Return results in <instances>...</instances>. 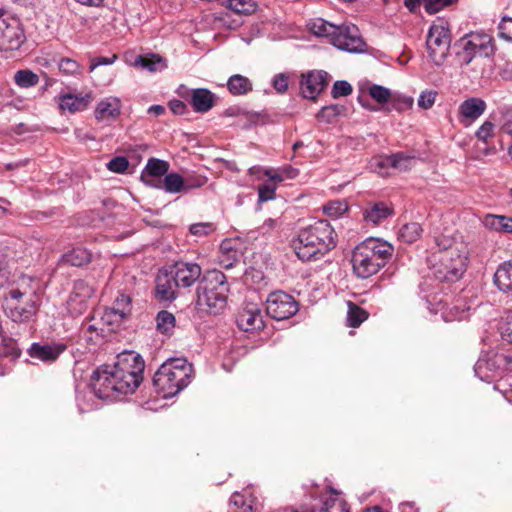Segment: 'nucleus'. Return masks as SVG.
<instances>
[{
  "instance_id": "obj_1",
  "label": "nucleus",
  "mask_w": 512,
  "mask_h": 512,
  "mask_svg": "<svg viewBox=\"0 0 512 512\" xmlns=\"http://www.w3.org/2000/svg\"><path fill=\"white\" fill-rule=\"evenodd\" d=\"M144 360L127 351L117 356L114 365H103L91 376V388L100 399H115L120 394L133 393L143 380Z\"/></svg>"
},
{
  "instance_id": "obj_2",
  "label": "nucleus",
  "mask_w": 512,
  "mask_h": 512,
  "mask_svg": "<svg viewBox=\"0 0 512 512\" xmlns=\"http://www.w3.org/2000/svg\"><path fill=\"white\" fill-rule=\"evenodd\" d=\"M335 246V231L327 220H317L300 229L292 241L295 254L302 261L316 260Z\"/></svg>"
},
{
  "instance_id": "obj_3",
  "label": "nucleus",
  "mask_w": 512,
  "mask_h": 512,
  "mask_svg": "<svg viewBox=\"0 0 512 512\" xmlns=\"http://www.w3.org/2000/svg\"><path fill=\"white\" fill-rule=\"evenodd\" d=\"M393 251L390 243L378 238H367L352 252L351 263L355 275L365 279L376 274L390 260Z\"/></svg>"
},
{
  "instance_id": "obj_4",
  "label": "nucleus",
  "mask_w": 512,
  "mask_h": 512,
  "mask_svg": "<svg viewBox=\"0 0 512 512\" xmlns=\"http://www.w3.org/2000/svg\"><path fill=\"white\" fill-rule=\"evenodd\" d=\"M192 373L193 367L186 359L171 358L156 371L153 385L158 394L170 398L189 385Z\"/></svg>"
},
{
  "instance_id": "obj_5",
  "label": "nucleus",
  "mask_w": 512,
  "mask_h": 512,
  "mask_svg": "<svg viewBox=\"0 0 512 512\" xmlns=\"http://www.w3.org/2000/svg\"><path fill=\"white\" fill-rule=\"evenodd\" d=\"M229 291L226 276L219 270L207 271L197 286L196 306L199 310L217 314L223 310Z\"/></svg>"
},
{
  "instance_id": "obj_6",
  "label": "nucleus",
  "mask_w": 512,
  "mask_h": 512,
  "mask_svg": "<svg viewBox=\"0 0 512 512\" xmlns=\"http://www.w3.org/2000/svg\"><path fill=\"white\" fill-rule=\"evenodd\" d=\"M41 298L37 289L20 285L10 289L4 297L5 315L15 323H28L37 315Z\"/></svg>"
},
{
  "instance_id": "obj_7",
  "label": "nucleus",
  "mask_w": 512,
  "mask_h": 512,
  "mask_svg": "<svg viewBox=\"0 0 512 512\" xmlns=\"http://www.w3.org/2000/svg\"><path fill=\"white\" fill-rule=\"evenodd\" d=\"M431 262V270L437 280L456 282L466 271L468 256L462 248L440 250L433 253Z\"/></svg>"
},
{
  "instance_id": "obj_8",
  "label": "nucleus",
  "mask_w": 512,
  "mask_h": 512,
  "mask_svg": "<svg viewBox=\"0 0 512 512\" xmlns=\"http://www.w3.org/2000/svg\"><path fill=\"white\" fill-rule=\"evenodd\" d=\"M456 45L461 48V51L458 52V57L464 65H469L477 55L480 57H490L495 52L493 38L484 32L467 34Z\"/></svg>"
},
{
  "instance_id": "obj_9",
  "label": "nucleus",
  "mask_w": 512,
  "mask_h": 512,
  "mask_svg": "<svg viewBox=\"0 0 512 512\" xmlns=\"http://www.w3.org/2000/svg\"><path fill=\"white\" fill-rule=\"evenodd\" d=\"M451 43L448 23L442 19L435 21L428 32L426 46L429 57L436 65L446 59Z\"/></svg>"
},
{
  "instance_id": "obj_10",
  "label": "nucleus",
  "mask_w": 512,
  "mask_h": 512,
  "mask_svg": "<svg viewBox=\"0 0 512 512\" xmlns=\"http://www.w3.org/2000/svg\"><path fill=\"white\" fill-rule=\"evenodd\" d=\"M26 39L20 20L9 12L0 10V51H15Z\"/></svg>"
},
{
  "instance_id": "obj_11",
  "label": "nucleus",
  "mask_w": 512,
  "mask_h": 512,
  "mask_svg": "<svg viewBox=\"0 0 512 512\" xmlns=\"http://www.w3.org/2000/svg\"><path fill=\"white\" fill-rule=\"evenodd\" d=\"M298 310L299 305L294 297L283 291L270 293L266 300L267 314L278 321L294 316Z\"/></svg>"
},
{
  "instance_id": "obj_12",
  "label": "nucleus",
  "mask_w": 512,
  "mask_h": 512,
  "mask_svg": "<svg viewBox=\"0 0 512 512\" xmlns=\"http://www.w3.org/2000/svg\"><path fill=\"white\" fill-rule=\"evenodd\" d=\"M331 43L339 50L349 53H361L366 50V43L361 37L358 27L354 24L337 26Z\"/></svg>"
},
{
  "instance_id": "obj_13",
  "label": "nucleus",
  "mask_w": 512,
  "mask_h": 512,
  "mask_svg": "<svg viewBox=\"0 0 512 512\" xmlns=\"http://www.w3.org/2000/svg\"><path fill=\"white\" fill-rule=\"evenodd\" d=\"M329 74L323 70L310 71L300 81V91L304 98L315 100L329 83Z\"/></svg>"
},
{
  "instance_id": "obj_14",
  "label": "nucleus",
  "mask_w": 512,
  "mask_h": 512,
  "mask_svg": "<svg viewBox=\"0 0 512 512\" xmlns=\"http://www.w3.org/2000/svg\"><path fill=\"white\" fill-rule=\"evenodd\" d=\"M236 323L245 332H254L264 327L261 309L257 304L246 303L238 312Z\"/></svg>"
},
{
  "instance_id": "obj_15",
  "label": "nucleus",
  "mask_w": 512,
  "mask_h": 512,
  "mask_svg": "<svg viewBox=\"0 0 512 512\" xmlns=\"http://www.w3.org/2000/svg\"><path fill=\"white\" fill-rule=\"evenodd\" d=\"M178 288L179 287L170 270H159L155 286V298L159 302H171L176 299Z\"/></svg>"
},
{
  "instance_id": "obj_16",
  "label": "nucleus",
  "mask_w": 512,
  "mask_h": 512,
  "mask_svg": "<svg viewBox=\"0 0 512 512\" xmlns=\"http://www.w3.org/2000/svg\"><path fill=\"white\" fill-rule=\"evenodd\" d=\"M170 271L178 287L183 288L192 286L202 274L201 267L197 263L190 262H177Z\"/></svg>"
},
{
  "instance_id": "obj_17",
  "label": "nucleus",
  "mask_w": 512,
  "mask_h": 512,
  "mask_svg": "<svg viewBox=\"0 0 512 512\" xmlns=\"http://www.w3.org/2000/svg\"><path fill=\"white\" fill-rule=\"evenodd\" d=\"M67 346L63 343H33L28 354L31 358L37 359L45 363L55 362L59 356L66 350Z\"/></svg>"
},
{
  "instance_id": "obj_18",
  "label": "nucleus",
  "mask_w": 512,
  "mask_h": 512,
  "mask_svg": "<svg viewBox=\"0 0 512 512\" xmlns=\"http://www.w3.org/2000/svg\"><path fill=\"white\" fill-rule=\"evenodd\" d=\"M486 102L478 97H471L464 100L458 108L459 121L468 126L476 121L486 110Z\"/></svg>"
},
{
  "instance_id": "obj_19",
  "label": "nucleus",
  "mask_w": 512,
  "mask_h": 512,
  "mask_svg": "<svg viewBox=\"0 0 512 512\" xmlns=\"http://www.w3.org/2000/svg\"><path fill=\"white\" fill-rule=\"evenodd\" d=\"M393 215V208L385 202H369L363 210V219L367 224L380 225Z\"/></svg>"
},
{
  "instance_id": "obj_20",
  "label": "nucleus",
  "mask_w": 512,
  "mask_h": 512,
  "mask_svg": "<svg viewBox=\"0 0 512 512\" xmlns=\"http://www.w3.org/2000/svg\"><path fill=\"white\" fill-rule=\"evenodd\" d=\"M260 503L255 497L247 493L232 494L228 512H259Z\"/></svg>"
},
{
  "instance_id": "obj_21",
  "label": "nucleus",
  "mask_w": 512,
  "mask_h": 512,
  "mask_svg": "<svg viewBox=\"0 0 512 512\" xmlns=\"http://www.w3.org/2000/svg\"><path fill=\"white\" fill-rule=\"evenodd\" d=\"M92 101L91 94L75 95L65 94L59 96V108L63 111L67 110L70 113L84 111Z\"/></svg>"
},
{
  "instance_id": "obj_22",
  "label": "nucleus",
  "mask_w": 512,
  "mask_h": 512,
  "mask_svg": "<svg viewBox=\"0 0 512 512\" xmlns=\"http://www.w3.org/2000/svg\"><path fill=\"white\" fill-rule=\"evenodd\" d=\"M121 113L120 101L116 98L101 100L94 111L95 118L98 121L110 122L119 117Z\"/></svg>"
},
{
  "instance_id": "obj_23",
  "label": "nucleus",
  "mask_w": 512,
  "mask_h": 512,
  "mask_svg": "<svg viewBox=\"0 0 512 512\" xmlns=\"http://www.w3.org/2000/svg\"><path fill=\"white\" fill-rule=\"evenodd\" d=\"M190 103L198 113L208 112L215 104V95L206 88L193 89Z\"/></svg>"
},
{
  "instance_id": "obj_24",
  "label": "nucleus",
  "mask_w": 512,
  "mask_h": 512,
  "mask_svg": "<svg viewBox=\"0 0 512 512\" xmlns=\"http://www.w3.org/2000/svg\"><path fill=\"white\" fill-rule=\"evenodd\" d=\"M494 283L504 292H512V262H505L494 274Z\"/></svg>"
},
{
  "instance_id": "obj_25",
  "label": "nucleus",
  "mask_w": 512,
  "mask_h": 512,
  "mask_svg": "<svg viewBox=\"0 0 512 512\" xmlns=\"http://www.w3.org/2000/svg\"><path fill=\"white\" fill-rule=\"evenodd\" d=\"M483 224L497 232L512 233V218L508 216L488 214L484 217Z\"/></svg>"
},
{
  "instance_id": "obj_26",
  "label": "nucleus",
  "mask_w": 512,
  "mask_h": 512,
  "mask_svg": "<svg viewBox=\"0 0 512 512\" xmlns=\"http://www.w3.org/2000/svg\"><path fill=\"white\" fill-rule=\"evenodd\" d=\"M227 88L232 95H245L252 90V82L243 75L235 74L228 79Z\"/></svg>"
},
{
  "instance_id": "obj_27",
  "label": "nucleus",
  "mask_w": 512,
  "mask_h": 512,
  "mask_svg": "<svg viewBox=\"0 0 512 512\" xmlns=\"http://www.w3.org/2000/svg\"><path fill=\"white\" fill-rule=\"evenodd\" d=\"M184 186V178L179 173H167L162 180V189L167 193H185Z\"/></svg>"
},
{
  "instance_id": "obj_28",
  "label": "nucleus",
  "mask_w": 512,
  "mask_h": 512,
  "mask_svg": "<svg viewBox=\"0 0 512 512\" xmlns=\"http://www.w3.org/2000/svg\"><path fill=\"white\" fill-rule=\"evenodd\" d=\"M423 232L421 225L417 222H411L401 226L398 232V238L404 243H414L417 241Z\"/></svg>"
},
{
  "instance_id": "obj_29",
  "label": "nucleus",
  "mask_w": 512,
  "mask_h": 512,
  "mask_svg": "<svg viewBox=\"0 0 512 512\" xmlns=\"http://www.w3.org/2000/svg\"><path fill=\"white\" fill-rule=\"evenodd\" d=\"M131 311V299L126 294H120L113 306L110 308L109 312H107V316L113 315L117 317L119 320H123Z\"/></svg>"
},
{
  "instance_id": "obj_30",
  "label": "nucleus",
  "mask_w": 512,
  "mask_h": 512,
  "mask_svg": "<svg viewBox=\"0 0 512 512\" xmlns=\"http://www.w3.org/2000/svg\"><path fill=\"white\" fill-rule=\"evenodd\" d=\"M169 167V163L165 160L150 158L148 159L142 174L156 178H160L162 176L165 177V175L168 173Z\"/></svg>"
},
{
  "instance_id": "obj_31",
  "label": "nucleus",
  "mask_w": 512,
  "mask_h": 512,
  "mask_svg": "<svg viewBox=\"0 0 512 512\" xmlns=\"http://www.w3.org/2000/svg\"><path fill=\"white\" fill-rule=\"evenodd\" d=\"M92 254L84 247H76L64 255V259L72 266H83L91 261Z\"/></svg>"
},
{
  "instance_id": "obj_32",
  "label": "nucleus",
  "mask_w": 512,
  "mask_h": 512,
  "mask_svg": "<svg viewBox=\"0 0 512 512\" xmlns=\"http://www.w3.org/2000/svg\"><path fill=\"white\" fill-rule=\"evenodd\" d=\"M347 306V325L349 327L356 328L368 318V313L357 304L349 301Z\"/></svg>"
},
{
  "instance_id": "obj_33",
  "label": "nucleus",
  "mask_w": 512,
  "mask_h": 512,
  "mask_svg": "<svg viewBox=\"0 0 512 512\" xmlns=\"http://www.w3.org/2000/svg\"><path fill=\"white\" fill-rule=\"evenodd\" d=\"M311 32L319 37H330L333 39L337 26L323 19H316L310 24Z\"/></svg>"
},
{
  "instance_id": "obj_34",
  "label": "nucleus",
  "mask_w": 512,
  "mask_h": 512,
  "mask_svg": "<svg viewBox=\"0 0 512 512\" xmlns=\"http://www.w3.org/2000/svg\"><path fill=\"white\" fill-rule=\"evenodd\" d=\"M411 162V158L405 156L402 153H397L391 156H388L384 161L379 162V166H391L393 168L399 169L401 171H406L409 169V164Z\"/></svg>"
},
{
  "instance_id": "obj_35",
  "label": "nucleus",
  "mask_w": 512,
  "mask_h": 512,
  "mask_svg": "<svg viewBox=\"0 0 512 512\" xmlns=\"http://www.w3.org/2000/svg\"><path fill=\"white\" fill-rule=\"evenodd\" d=\"M157 329L161 333L169 334L175 327V317L168 311H160L156 317Z\"/></svg>"
},
{
  "instance_id": "obj_36",
  "label": "nucleus",
  "mask_w": 512,
  "mask_h": 512,
  "mask_svg": "<svg viewBox=\"0 0 512 512\" xmlns=\"http://www.w3.org/2000/svg\"><path fill=\"white\" fill-rule=\"evenodd\" d=\"M14 80L18 86L29 88L38 84L39 77L30 70H19L15 73Z\"/></svg>"
},
{
  "instance_id": "obj_37",
  "label": "nucleus",
  "mask_w": 512,
  "mask_h": 512,
  "mask_svg": "<svg viewBox=\"0 0 512 512\" xmlns=\"http://www.w3.org/2000/svg\"><path fill=\"white\" fill-rule=\"evenodd\" d=\"M136 64L152 72L157 71L158 69H162L166 66L163 59L155 54L150 56H139L136 60Z\"/></svg>"
},
{
  "instance_id": "obj_38",
  "label": "nucleus",
  "mask_w": 512,
  "mask_h": 512,
  "mask_svg": "<svg viewBox=\"0 0 512 512\" xmlns=\"http://www.w3.org/2000/svg\"><path fill=\"white\" fill-rule=\"evenodd\" d=\"M2 354L4 356H10L12 358H18L21 355V349L19 348L15 339L2 335L1 338Z\"/></svg>"
},
{
  "instance_id": "obj_39",
  "label": "nucleus",
  "mask_w": 512,
  "mask_h": 512,
  "mask_svg": "<svg viewBox=\"0 0 512 512\" xmlns=\"http://www.w3.org/2000/svg\"><path fill=\"white\" fill-rule=\"evenodd\" d=\"M344 107L340 105H329L323 107L317 114V119L322 122L332 123L341 114Z\"/></svg>"
},
{
  "instance_id": "obj_40",
  "label": "nucleus",
  "mask_w": 512,
  "mask_h": 512,
  "mask_svg": "<svg viewBox=\"0 0 512 512\" xmlns=\"http://www.w3.org/2000/svg\"><path fill=\"white\" fill-rule=\"evenodd\" d=\"M183 178L185 182V193L191 189H197L204 186L208 181L206 176L194 172L186 173Z\"/></svg>"
},
{
  "instance_id": "obj_41",
  "label": "nucleus",
  "mask_w": 512,
  "mask_h": 512,
  "mask_svg": "<svg viewBox=\"0 0 512 512\" xmlns=\"http://www.w3.org/2000/svg\"><path fill=\"white\" fill-rule=\"evenodd\" d=\"M228 7L237 14H249L255 10L252 0H229Z\"/></svg>"
},
{
  "instance_id": "obj_42",
  "label": "nucleus",
  "mask_w": 512,
  "mask_h": 512,
  "mask_svg": "<svg viewBox=\"0 0 512 512\" xmlns=\"http://www.w3.org/2000/svg\"><path fill=\"white\" fill-rule=\"evenodd\" d=\"M369 95L380 104L388 102L392 96L388 88L376 84L369 88Z\"/></svg>"
},
{
  "instance_id": "obj_43",
  "label": "nucleus",
  "mask_w": 512,
  "mask_h": 512,
  "mask_svg": "<svg viewBox=\"0 0 512 512\" xmlns=\"http://www.w3.org/2000/svg\"><path fill=\"white\" fill-rule=\"evenodd\" d=\"M73 294L81 299H87L94 294V288L84 280H76L73 284Z\"/></svg>"
},
{
  "instance_id": "obj_44",
  "label": "nucleus",
  "mask_w": 512,
  "mask_h": 512,
  "mask_svg": "<svg viewBox=\"0 0 512 512\" xmlns=\"http://www.w3.org/2000/svg\"><path fill=\"white\" fill-rule=\"evenodd\" d=\"M353 88L351 84L347 81L341 80L336 81L333 84L331 95L333 98L337 99L339 97H345L352 93Z\"/></svg>"
},
{
  "instance_id": "obj_45",
  "label": "nucleus",
  "mask_w": 512,
  "mask_h": 512,
  "mask_svg": "<svg viewBox=\"0 0 512 512\" xmlns=\"http://www.w3.org/2000/svg\"><path fill=\"white\" fill-rule=\"evenodd\" d=\"M106 166L112 172L124 173L129 167V161L124 156H117L111 159Z\"/></svg>"
},
{
  "instance_id": "obj_46",
  "label": "nucleus",
  "mask_w": 512,
  "mask_h": 512,
  "mask_svg": "<svg viewBox=\"0 0 512 512\" xmlns=\"http://www.w3.org/2000/svg\"><path fill=\"white\" fill-rule=\"evenodd\" d=\"M391 109L398 112L405 111L413 105V99L405 96H394L390 98Z\"/></svg>"
},
{
  "instance_id": "obj_47",
  "label": "nucleus",
  "mask_w": 512,
  "mask_h": 512,
  "mask_svg": "<svg viewBox=\"0 0 512 512\" xmlns=\"http://www.w3.org/2000/svg\"><path fill=\"white\" fill-rule=\"evenodd\" d=\"M494 124L490 121H485L476 131L478 140L487 143L490 138L494 136Z\"/></svg>"
},
{
  "instance_id": "obj_48",
  "label": "nucleus",
  "mask_w": 512,
  "mask_h": 512,
  "mask_svg": "<svg viewBox=\"0 0 512 512\" xmlns=\"http://www.w3.org/2000/svg\"><path fill=\"white\" fill-rule=\"evenodd\" d=\"M437 96V92L433 90L423 91L418 98V106L422 109H430L434 103Z\"/></svg>"
},
{
  "instance_id": "obj_49",
  "label": "nucleus",
  "mask_w": 512,
  "mask_h": 512,
  "mask_svg": "<svg viewBox=\"0 0 512 512\" xmlns=\"http://www.w3.org/2000/svg\"><path fill=\"white\" fill-rule=\"evenodd\" d=\"M499 37L512 41V18L503 17L498 25Z\"/></svg>"
},
{
  "instance_id": "obj_50",
  "label": "nucleus",
  "mask_w": 512,
  "mask_h": 512,
  "mask_svg": "<svg viewBox=\"0 0 512 512\" xmlns=\"http://www.w3.org/2000/svg\"><path fill=\"white\" fill-rule=\"evenodd\" d=\"M499 329L502 339L512 344V311L507 313Z\"/></svg>"
},
{
  "instance_id": "obj_51",
  "label": "nucleus",
  "mask_w": 512,
  "mask_h": 512,
  "mask_svg": "<svg viewBox=\"0 0 512 512\" xmlns=\"http://www.w3.org/2000/svg\"><path fill=\"white\" fill-rule=\"evenodd\" d=\"M458 0H428L426 3V12L435 14L444 7L450 6Z\"/></svg>"
},
{
  "instance_id": "obj_52",
  "label": "nucleus",
  "mask_w": 512,
  "mask_h": 512,
  "mask_svg": "<svg viewBox=\"0 0 512 512\" xmlns=\"http://www.w3.org/2000/svg\"><path fill=\"white\" fill-rule=\"evenodd\" d=\"M276 186L274 184L265 183L258 187V198L260 202H266L274 198Z\"/></svg>"
},
{
  "instance_id": "obj_53",
  "label": "nucleus",
  "mask_w": 512,
  "mask_h": 512,
  "mask_svg": "<svg viewBox=\"0 0 512 512\" xmlns=\"http://www.w3.org/2000/svg\"><path fill=\"white\" fill-rule=\"evenodd\" d=\"M59 69L67 75H74L78 72L79 65L73 59L62 58L59 62Z\"/></svg>"
},
{
  "instance_id": "obj_54",
  "label": "nucleus",
  "mask_w": 512,
  "mask_h": 512,
  "mask_svg": "<svg viewBox=\"0 0 512 512\" xmlns=\"http://www.w3.org/2000/svg\"><path fill=\"white\" fill-rule=\"evenodd\" d=\"M214 230L212 223H195L190 226L191 234L195 236H206Z\"/></svg>"
},
{
  "instance_id": "obj_55",
  "label": "nucleus",
  "mask_w": 512,
  "mask_h": 512,
  "mask_svg": "<svg viewBox=\"0 0 512 512\" xmlns=\"http://www.w3.org/2000/svg\"><path fill=\"white\" fill-rule=\"evenodd\" d=\"M288 75L284 73L277 74L273 78V87L278 93H284L288 89Z\"/></svg>"
},
{
  "instance_id": "obj_56",
  "label": "nucleus",
  "mask_w": 512,
  "mask_h": 512,
  "mask_svg": "<svg viewBox=\"0 0 512 512\" xmlns=\"http://www.w3.org/2000/svg\"><path fill=\"white\" fill-rule=\"evenodd\" d=\"M436 244L439 247V250H448V249H454V248H462L465 249L462 245H457L454 243V241L447 237H439L436 238Z\"/></svg>"
},
{
  "instance_id": "obj_57",
  "label": "nucleus",
  "mask_w": 512,
  "mask_h": 512,
  "mask_svg": "<svg viewBox=\"0 0 512 512\" xmlns=\"http://www.w3.org/2000/svg\"><path fill=\"white\" fill-rule=\"evenodd\" d=\"M168 106L170 110L176 115H182L187 110L186 104L183 101L177 99L171 100L168 103Z\"/></svg>"
},
{
  "instance_id": "obj_58",
  "label": "nucleus",
  "mask_w": 512,
  "mask_h": 512,
  "mask_svg": "<svg viewBox=\"0 0 512 512\" xmlns=\"http://www.w3.org/2000/svg\"><path fill=\"white\" fill-rule=\"evenodd\" d=\"M116 59V55H113L112 57H97L92 61L90 65V71H93L96 67L101 65H111L115 62Z\"/></svg>"
},
{
  "instance_id": "obj_59",
  "label": "nucleus",
  "mask_w": 512,
  "mask_h": 512,
  "mask_svg": "<svg viewBox=\"0 0 512 512\" xmlns=\"http://www.w3.org/2000/svg\"><path fill=\"white\" fill-rule=\"evenodd\" d=\"M141 181L148 187L162 189V180L155 179L156 177H151L145 174H141Z\"/></svg>"
},
{
  "instance_id": "obj_60",
  "label": "nucleus",
  "mask_w": 512,
  "mask_h": 512,
  "mask_svg": "<svg viewBox=\"0 0 512 512\" xmlns=\"http://www.w3.org/2000/svg\"><path fill=\"white\" fill-rule=\"evenodd\" d=\"M427 1L428 0H404V4L409 9V11L414 12L421 3H424V8L426 9Z\"/></svg>"
},
{
  "instance_id": "obj_61",
  "label": "nucleus",
  "mask_w": 512,
  "mask_h": 512,
  "mask_svg": "<svg viewBox=\"0 0 512 512\" xmlns=\"http://www.w3.org/2000/svg\"><path fill=\"white\" fill-rule=\"evenodd\" d=\"M497 360L503 362L507 369L512 370V351L508 354H498Z\"/></svg>"
},
{
  "instance_id": "obj_62",
  "label": "nucleus",
  "mask_w": 512,
  "mask_h": 512,
  "mask_svg": "<svg viewBox=\"0 0 512 512\" xmlns=\"http://www.w3.org/2000/svg\"><path fill=\"white\" fill-rule=\"evenodd\" d=\"M164 112H165V107L162 105H152L148 109V113L151 115H154L156 117L164 114Z\"/></svg>"
},
{
  "instance_id": "obj_63",
  "label": "nucleus",
  "mask_w": 512,
  "mask_h": 512,
  "mask_svg": "<svg viewBox=\"0 0 512 512\" xmlns=\"http://www.w3.org/2000/svg\"><path fill=\"white\" fill-rule=\"evenodd\" d=\"M76 2L85 5V6H93L98 7L102 4L104 0H75Z\"/></svg>"
},
{
  "instance_id": "obj_64",
  "label": "nucleus",
  "mask_w": 512,
  "mask_h": 512,
  "mask_svg": "<svg viewBox=\"0 0 512 512\" xmlns=\"http://www.w3.org/2000/svg\"><path fill=\"white\" fill-rule=\"evenodd\" d=\"M401 512H416L413 502H405L400 505Z\"/></svg>"
}]
</instances>
